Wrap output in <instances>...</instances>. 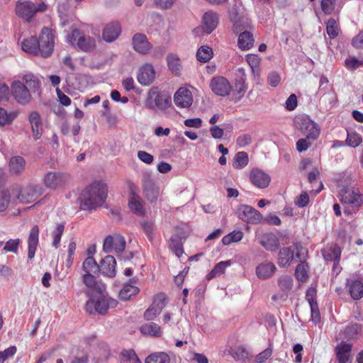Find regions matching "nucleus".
Instances as JSON below:
<instances>
[{
    "label": "nucleus",
    "instance_id": "nucleus-53",
    "mask_svg": "<svg viewBox=\"0 0 363 363\" xmlns=\"http://www.w3.org/2000/svg\"><path fill=\"white\" fill-rule=\"evenodd\" d=\"M293 278L290 275H282L279 278L278 285L284 293H288L293 286Z\"/></svg>",
    "mask_w": 363,
    "mask_h": 363
},
{
    "label": "nucleus",
    "instance_id": "nucleus-22",
    "mask_svg": "<svg viewBox=\"0 0 363 363\" xmlns=\"http://www.w3.org/2000/svg\"><path fill=\"white\" fill-rule=\"evenodd\" d=\"M116 261L111 255L106 256L101 262L99 271L106 277L112 278L116 276Z\"/></svg>",
    "mask_w": 363,
    "mask_h": 363
},
{
    "label": "nucleus",
    "instance_id": "nucleus-57",
    "mask_svg": "<svg viewBox=\"0 0 363 363\" xmlns=\"http://www.w3.org/2000/svg\"><path fill=\"white\" fill-rule=\"evenodd\" d=\"M247 89V86L245 84V78L244 77H240L235 79V89H233L234 93H237L240 96L237 99L240 100V98L245 94Z\"/></svg>",
    "mask_w": 363,
    "mask_h": 363
},
{
    "label": "nucleus",
    "instance_id": "nucleus-7",
    "mask_svg": "<svg viewBox=\"0 0 363 363\" xmlns=\"http://www.w3.org/2000/svg\"><path fill=\"white\" fill-rule=\"evenodd\" d=\"M45 9L46 4L43 1L35 4L30 1H24L16 4V13L26 22H30L38 11H43Z\"/></svg>",
    "mask_w": 363,
    "mask_h": 363
},
{
    "label": "nucleus",
    "instance_id": "nucleus-34",
    "mask_svg": "<svg viewBox=\"0 0 363 363\" xmlns=\"http://www.w3.org/2000/svg\"><path fill=\"white\" fill-rule=\"evenodd\" d=\"M347 287L354 300H359L363 296V284L359 280H348Z\"/></svg>",
    "mask_w": 363,
    "mask_h": 363
},
{
    "label": "nucleus",
    "instance_id": "nucleus-47",
    "mask_svg": "<svg viewBox=\"0 0 363 363\" xmlns=\"http://www.w3.org/2000/svg\"><path fill=\"white\" fill-rule=\"evenodd\" d=\"M167 65L169 69L176 75L179 74L182 66L181 61L177 55L169 54L167 57Z\"/></svg>",
    "mask_w": 363,
    "mask_h": 363
},
{
    "label": "nucleus",
    "instance_id": "nucleus-46",
    "mask_svg": "<svg viewBox=\"0 0 363 363\" xmlns=\"http://www.w3.org/2000/svg\"><path fill=\"white\" fill-rule=\"evenodd\" d=\"M84 274H97L99 272V265L92 257H88L82 264Z\"/></svg>",
    "mask_w": 363,
    "mask_h": 363
},
{
    "label": "nucleus",
    "instance_id": "nucleus-32",
    "mask_svg": "<svg viewBox=\"0 0 363 363\" xmlns=\"http://www.w3.org/2000/svg\"><path fill=\"white\" fill-rule=\"evenodd\" d=\"M143 203L141 197L132 191L128 201V206L131 211L138 216L144 215L145 211Z\"/></svg>",
    "mask_w": 363,
    "mask_h": 363
},
{
    "label": "nucleus",
    "instance_id": "nucleus-64",
    "mask_svg": "<svg viewBox=\"0 0 363 363\" xmlns=\"http://www.w3.org/2000/svg\"><path fill=\"white\" fill-rule=\"evenodd\" d=\"M310 199L308 194L304 191L302 192L294 201L296 206L299 208L306 206L309 203Z\"/></svg>",
    "mask_w": 363,
    "mask_h": 363
},
{
    "label": "nucleus",
    "instance_id": "nucleus-12",
    "mask_svg": "<svg viewBox=\"0 0 363 363\" xmlns=\"http://www.w3.org/2000/svg\"><path fill=\"white\" fill-rule=\"evenodd\" d=\"M237 214L240 219L250 224L259 223L263 218L262 215L257 210L248 205H240L238 208Z\"/></svg>",
    "mask_w": 363,
    "mask_h": 363
},
{
    "label": "nucleus",
    "instance_id": "nucleus-55",
    "mask_svg": "<svg viewBox=\"0 0 363 363\" xmlns=\"http://www.w3.org/2000/svg\"><path fill=\"white\" fill-rule=\"evenodd\" d=\"M121 361V363H141L133 350H123Z\"/></svg>",
    "mask_w": 363,
    "mask_h": 363
},
{
    "label": "nucleus",
    "instance_id": "nucleus-9",
    "mask_svg": "<svg viewBox=\"0 0 363 363\" xmlns=\"http://www.w3.org/2000/svg\"><path fill=\"white\" fill-rule=\"evenodd\" d=\"M229 18L233 23V30L236 33H242L251 26V21L241 6H233L230 11Z\"/></svg>",
    "mask_w": 363,
    "mask_h": 363
},
{
    "label": "nucleus",
    "instance_id": "nucleus-43",
    "mask_svg": "<svg viewBox=\"0 0 363 363\" xmlns=\"http://www.w3.org/2000/svg\"><path fill=\"white\" fill-rule=\"evenodd\" d=\"M232 264L230 260L221 261L216 264L213 269L207 275L208 279H211L217 276L223 274L226 268Z\"/></svg>",
    "mask_w": 363,
    "mask_h": 363
},
{
    "label": "nucleus",
    "instance_id": "nucleus-5",
    "mask_svg": "<svg viewBox=\"0 0 363 363\" xmlns=\"http://www.w3.org/2000/svg\"><path fill=\"white\" fill-rule=\"evenodd\" d=\"M67 43L83 52H90L96 47L94 38L82 33L79 29L74 28L67 35Z\"/></svg>",
    "mask_w": 363,
    "mask_h": 363
},
{
    "label": "nucleus",
    "instance_id": "nucleus-48",
    "mask_svg": "<svg viewBox=\"0 0 363 363\" xmlns=\"http://www.w3.org/2000/svg\"><path fill=\"white\" fill-rule=\"evenodd\" d=\"M95 274H83V282L84 284L89 288L91 289H96L99 291V292L104 291V285H98L96 278L94 277Z\"/></svg>",
    "mask_w": 363,
    "mask_h": 363
},
{
    "label": "nucleus",
    "instance_id": "nucleus-13",
    "mask_svg": "<svg viewBox=\"0 0 363 363\" xmlns=\"http://www.w3.org/2000/svg\"><path fill=\"white\" fill-rule=\"evenodd\" d=\"M125 240L123 236L116 234L114 235H108L104 242V250L107 252L121 253L125 248Z\"/></svg>",
    "mask_w": 363,
    "mask_h": 363
},
{
    "label": "nucleus",
    "instance_id": "nucleus-28",
    "mask_svg": "<svg viewBox=\"0 0 363 363\" xmlns=\"http://www.w3.org/2000/svg\"><path fill=\"white\" fill-rule=\"evenodd\" d=\"M218 23V16L217 13L209 11L204 13L202 18V28L208 34L216 29Z\"/></svg>",
    "mask_w": 363,
    "mask_h": 363
},
{
    "label": "nucleus",
    "instance_id": "nucleus-21",
    "mask_svg": "<svg viewBox=\"0 0 363 363\" xmlns=\"http://www.w3.org/2000/svg\"><path fill=\"white\" fill-rule=\"evenodd\" d=\"M250 179L251 182L259 189L267 187L271 181L269 175L259 169H253L251 171Z\"/></svg>",
    "mask_w": 363,
    "mask_h": 363
},
{
    "label": "nucleus",
    "instance_id": "nucleus-31",
    "mask_svg": "<svg viewBox=\"0 0 363 363\" xmlns=\"http://www.w3.org/2000/svg\"><path fill=\"white\" fill-rule=\"evenodd\" d=\"M26 160L21 156L11 157L9 162V170L11 175L21 174L26 168Z\"/></svg>",
    "mask_w": 363,
    "mask_h": 363
},
{
    "label": "nucleus",
    "instance_id": "nucleus-14",
    "mask_svg": "<svg viewBox=\"0 0 363 363\" xmlns=\"http://www.w3.org/2000/svg\"><path fill=\"white\" fill-rule=\"evenodd\" d=\"M340 201L344 204L358 208L363 203V195L358 190L343 189L340 191Z\"/></svg>",
    "mask_w": 363,
    "mask_h": 363
},
{
    "label": "nucleus",
    "instance_id": "nucleus-39",
    "mask_svg": "<svg viewBox=\"0 0 363 363\" xmlns=\"http://www.w3.org/2000/svg\"><path fill=\"white\" fill-rule=\"evenodd\" d=\"M169 246L177 257L179 258L183 255V244L182 242V238L179 235L174 234L171 237L169 242Z\"/></svg>",
    "mask_w": 363,
    "mask_h": 363
},
{
    "label": "nucleus",
    "instance_id": "nucleus-3",
    "mask_svg": "<svg viewBox=\"0 0 363 363\" xmlns=\"http://www.w3.org/2000/svg\"><path fill=\"white\" fill-rule=\"evenodd\" d=\"M43 194V187L40 185L28 184L24 186H16L12 189L13 199L22 203L35 201Z\"/></svg>",
    "mask_w": 363,
    "mask_h": 363
},
{
    "label": "nucleus",
    "instance_id": "nucleus-19",
    "mask_svg": "<svg viewBox=\"0 0 363 363\" xmlns=\"http://www.w3.org/2000/svg\"><path fill=\"white\" fill-rule=\"evenodd\" d=\"M138 81L143 86H148L152 84L155 78V71L150 64H145L142 66L138 73Z\"/></svg>",
    "mask_w": 363,
    "mask_h": 363
},
{
    "label": "nucleus",
    "instance_id": "nucleus-2",
    "mask_svg": "<svg viewBox=\"0 0 363 363\" xmlns=\"http://www.w3.org/2000/svg\"><path fill=\"white\" fill-rule=\"evenodd\" d=\"M40 84L37 76L32 73L23 75L22 81L15 80L11 86V95L21 105H26L31 101V94L40 89Z\"/></svg>",
    "mask_w": 363,
    "mask_h": 363
},
{
    "label": "nucleus",
    "instance_id": "nucleus-16",
    "mask_svg": "<svg viewBox=\"0 0 363 363\" xmlns=\"http://www.w3.org/2000/svg\"><path fill=\"white\" fill-rule=\"evenodd\" d=\"M213 92L220 96H227L232 90L229 81L223 77H213L210 84Z\"/></svg>",
    "mask_w": 363,
    "mask_h": 363
},
{
    "label": "nucleus",
    "instance_id": "nucleus-1",
    "mask_svg": "<svg viewBox=\"0 0 363 363\" xmlns=\"http://www.w3.org/2000/svg\"><path fill=\"white\" fill-rule=\"evenodd\" d=\"M108 188L102 181H95L87 186L80 194V208L91 211L101 206L107 197Z\"/></svg>",
    "mask_w": 363,
    "mask_h": 363
},
{
    "label": "nucleus",
    "instance_id": "nucleus-27",
    "mask_svg": "<svg viewBox=\"0 0 363 363\" xmlns=\"http://www.w3.org/2000/svg\"><path fill=\"white\" fill-rule=\"evenodd\" d=\"M38 242L39 228L35 225L31 228L28 239V257L29 259L34 258Z\"/></svg>",
    "mask_w": 363,
    "mask_h": 363
},
{
    "label": "nucleus",
    "instance_id": "nucleus-54",
    "mask_svg": "<svg viewBox=\"0 0 363 363\" xmlns=\"http://www.w3.org/2000/svg\"><path fill=\"white\" fill-rule=\"evenodd\" d=\"M243 238V233L240 230L233 231L222 238L224 245H229L233 242L240 241Z\"/></svg>",
    "mask_w": 363,
    "mask_h": 363
},
{
    "label": "nucleus",
    "instance_id": "nucleus-63",
    "mask_svg": "<svg viewBox=\"0 0 363 363\" xmlns=\"http://www.w3.org/2000/svg\"><path fill=\"white\" fill-rule=\"evenodd\" d=\"M345 66L350 69H356L363 65V60L356 57H349L345 60Z\"/></svg>",
    "mask_w": 363,
    "mask_h": 363
},
{
    "label": "nucleus",
    "instance_id": "nucleus-36",
    "mask_svg": "<svg viewBox=\"0 0 363 363\" xmlns=\"http://www.w3.org/2000/svg\"><path fill=\"white\" fill-rule=\"evenodd\" d=\"M254 41L253 35L248 30H244L238 37V44L241 50H247L252 47Z\"/></svg>",
    "mask_w": 363,
    "mask_h": 363
},
{
    "label": "nucleus",
    "instance_id": "nucleus-11",
    "mask_svg": "<svg viewBox=\"0 0 363 363\" xmlns=\"http://www.w3.org/2000/svg\"><path fill=\"white\" fill-rule=\"evenodd\" d=\"M69 180L68 174L55 172H48L43 178L45 186L52 190L63 186L69 182Z\"/></svg>",
    "mask_w": 363,
    "mask_h": 363
},
{
    "label": "nucleus",
    "instance_id": "nucleus-49",
    "mask_svg": "<svg viewBox=\"0 0 363 363\" xmlns=\"http://www.w3.org/2000/svg\"><path fill=\"white\" fill-rule=\"evenodd\" d=\"M248 155L245 152H238L234 157L233 166L235 169H242L248 164Z\"/></svg>",
    "mask_w": 363,
    "mask_h": 363
},
{
    "label": "nucleus",
    "instance_id": "nucleus-18",
    "mask_svg": "<svg viewBox=\"0 0 363 363\" xmlns=\"http://www.w3.org/2000/svg\"><path fill=\"white\" fill-rule=\"evenodd\" d=\"M175 105L180 108H189L193 104V95L186 87H180L174 95Z\"/></svg>",
    "mask_w": 363,
    "mask_h": 363
},
{
    "label": "nucleus",
    "instance_id": "nucleus-25",
    "mask_svg": "<svg viewBox=\"0 0 363 363\" xmlns=\"http://www.w3.org/2000/svg\"><path fill=\"white\" fill-rule=\"evenodd\" d=\"M277 270L275 264L269 261H264L256 267V275L260 279H267L273 276Z\"/></svg>",
    "mask_w": 363,
    "mask_h": 363
},
{
    "label": "nucleus",
    "instance_id": "nucleus-40",
    "mask_svg": "<svg viewBox=\"0 0 363 363\" xmlns=\"http://www.w3.org/2000/svg\"><path fill=\"white\" fill-rule=\"evenodd\" d=\"M246 61L251 68L252 73L255 77H259L260 74V58L255 54L246 55Z\"/></svg>",
    "mask_w": 363,
    "mask_h": 363
},
{
    "label": "nucleus",
    "instance_id": "nucleus-29",
    "mask_svg": "<svg viewBox=\"0 0 363 363\" xmlns=\"http://www.w3.org/2000/svg\"><path fill=\"white\" fill-rule=\"evenodd\" d=\"M322 254L326 262L333 261L334 264L336 265L340 262L341 250L335 245H328L322 250Z\"/></svg>",
    "mask_w": 363,
    "mask_h": 363
},
{
    "label": "nucleus",
    "instance_id": "nucleus-50",
    "mask_svg": "<svg viewBox=\"0 0 363 363\" xmlns=\"http://www.w3.org/2000/svg\"><path fill=\"white\" fill-rule=\"evenodd\" d=\"M345 144L351 147H358L362 142V136L355 131H347Z\"/></svg>",
    "mask_w": 363,
    "mask_h": 363
},
{
    "label": "nucleus",
    "instance_id": "nucleus-37",
    "mask_svg": "<svg viewBox=\"0 0 363 363\" xmlns=\"http://www.w3.org/2000/svg\"><path fill=\"white\" fill-rule=\"evenodd\" d=\"M140 330L143 334L150 336L160 337L162 335L161 327L153 322L143 324L140 326Z\"/></svg>",
    "mask_w": 363,
    "mask_h": 363
},
{
    "label": "nucleus",
    "instance_id": "nucleus-8",
    "mask_svg": "<svg viewBox=\"0 0 363 363\" xmlns=\"http://www.w3.org/2000/svg\"><path fill=\"white\" fill-rule=\"evenodd\" d=\"M38 55L45 58L52 55L55 46V35L52 30L46 27L42 29L38 40Z\"/></svg>",
    "mask_w": 363,
    "mask_h": 363
},
{
    "label": "nucleus",
    "instance_id": "nucleus-20",
    "mask_svg": "<svg viewBox=\"0 0 363 363\" xmlns=\"http://www.w3.org/2000/svg\"><path fill=\"white\" fill-rule=\"evenodd\" d=\"M143 191L145 197L150 203L156 202L160 195L159 186L149 177L143 180Z\"/></svg>",
    "mask_w": 363,
    "mask_h": 363
},
{
    "label": "nucleus",
    "instance_id": "nucleus-58",
    "mask_svg": "<svg viewBox=\"0 0 363 363\" xmlns=\"http://www.w3.org/2000/svg\"><path fill=\"white\" fill-rule=\"evenodd\" d=\"M326 31L330 38H334L339 33V28L336 21L334 18H330L326 25Z\"/></svg>",
    "mask_w": 363,
    "mask_h": 363
},
{
    "label": "nucleus",
    "instance_id": "nucleus-45",
    "mask_svg": "<svg viewBox=\"0 0 363 363\" xmlns=\"http://www.w3.org/2000/svg\"><path fill=\"white\" fill-rule=\"evenodd\" d=\"M65 223H56L55 228L51 231V236L52 238V246L57 248L61 240L62 235L65 231Z\"/></svg>",
    "mask_w": 363,
    "mask_h": 363
},
{
    "label": "nucleus",
    "instance_id": "nucleus-44",
    "mask_svg": "<svg viewBox=\"0 0 363 363\" xmlns=\"http://www.w3.org/2000/svg\"><path fill=\"white\" fill-rule=\"evenodd\" d=\"M145 363H170V358L167 353L158 352L148 355Z\"/></svg>",
    "mask_w": 363,
    "mask_h": 363
},
{
    "label": "nucleus",
    "instance_id": "nucleus-15",
    "mask_svg": "<svg viewBox=\"0 0 363 363\" xmlns=\"http://www.w3.org/2000/svg\"><path fill=\"white\" fill-rule=\"evenodd\" d=\"M165 295L162 293L157 294L152 305L145 311L144 318L147 320L155 319L165 306Z\"/></svg>",
    "mask_w": 363,
    "mask_h": 363
},
{
    "label": "nucleus",
    "instance_id": "nucleus-4",
    "mask_svg": "<svg viewBox=\"0 0 363 363\" xmlns=\"http://www.w3.org/2000/svg\"><path fill=\"white\" fill-rule=\"evenodd\" d=\"M295 128L307 137L308 139L315 140L320 135V129L318 125L305 114L296 116Z\"/></svg>",
    "mask_w": 363,
    "mask_h": 363
},
{
    "label": "nucleus",
    "instance_id": "nucleus-59",
    "mask_svg": "<svg viewBox=\"0 0 363 363\" xmlns=\"http://www.w3.org/2000/svg\"><path fill=\"white\" fill-rule=\"evenodd\" d=\"M143 229L149 240L152 241L156 231V226L153 222L144 221L142 223Z\"/></svg>",
    "mask_w": 363,
    "mask_h": 363
},
{
    "label": "nucleus",
    "instance_id": "nucleus-33",
    "mask_svg": "<svg viewBox=\"0 0 363 363\" xmlns=\"http://www.w3.org/2000/svg\"><path fill=\"white\" fill-rule=\"evenodd\" d=\"M260 244L267 250L273 252L278 248L279 245V241L274 234L266 233L262 236Z\"/></svg>",
    "mask_w": 363,
    "mask_h": 363
},
{
    "label": "nucleus",
    "instance_id": "nucleus-26",
    "mask_svg": "<svg viewBox=\"0 0 363 363\" xmlns=\"http://www.w3.org/2000/svg\"><path fill=\"white\" fill-rule=\"evenodd\" d=\"M121 27L118 22H111L107 24L102 33L104 40L107 43H112L120 35Z\"/></svg>",
    "mask_w": 363,
    "mask_h": 363
},
{
    "label": "nucleus",
    "instance_id": "nucleus-51",
    "mask_svg": "<svg viewBox=\"0 0 363 363\" xmlns=\"http://www.w3.org/2000/svg\"><path fill=\"white\" fill-rule=\"evenodd\" d=\"M17 117L15 111L8 112L5 108H0V125L4 126L11 124Z\"/></svg>",
    "mask_w": 363,
    "mask_h": 363
},
{
    "label": "nucleus",
    "instance_id": "nucleus-24",
    "mask_svg": "<svg viewBox=\"0 0 363 363\" xmlns=\"http://www.w3.org/2000/svg\"><path fill=\"white\" fill-rule=\"evenodd\" d=\"M295 257L294 249L292 247H284L279 250L278 255V264L281 267H286L291 264ZM296 257L299 258V253Z\"/></svg>",
    "mask_w": 363,
    "mask_h": 363
},
{
    "label": "nucleus",
    "instance_id": "nucleus-38",
    "mask_svg": "<svg viewBox=\"0 0 363 363\" xmlns=\"http://www.w3.org/2000/svg\"><path fill=\"white\" fill-rule=\"evenodd\" d=\"M134 284L135 281L130 280L128 284L124 285L119 293V297L121 300H128L132 296L136 295L139 292V288L135 286Z\"/></svg>",
    "mask_w": 363,
    "mask_h": 363
},
{
    "label": "nucleus",
    "instance_id": "nucleus-6",
    "mask_svg": "<svg viewBox=\"0 0 363 363\" xmlns=\"http://www.w3.org/2000/svg\"><path fill=\"white\" fill-rule=\"evenodd\" d=\"M171 104V97L163 92L159 91L157 87H152L147 93L145 106L150 110L156 108L164 110Z\"/></svg>",
    "mask_w": 363,
    "mask_h": 363
},
{
    "label": "nucleus",
    "instance_id": "nucleus-35",
    "mask_svg": "<svg viewBox=\"0 0 363 363\" xmlns=\"http://www.w3.org/2000/svg\"><path fill=\"white\" fill-rule=\"evenodd\" d=\"M21 49L30 55H37L38 46V39L35 36H31L28 38L23 39L21 42Z\"/></svg>",
    "mask_w": 363,
    "mask_h": 363
},
{
    "label": "nucleus",
    "instance_id": "nucleus-23",
    "mask_svg": "<svg viewBox=\"0 0 363 363\" xmlns=\"http://www.w3.org/2000/svg\"><path fill=\"white\" fill-rule=\"evenodd\" d=\"M29 123L31 126L33 137L36 140L40 138L43 134V122L39 113L32 111L28 116Z\"/></svg>",
    "mask_w": 363,
    "mask_h": 363
},
{
    "label": "nucleus",
    "instance_id": "nucleus-52",
    "mask_svg": "<svg viewBox=\"0 0 363 363\" xmlns=\"http://www.w3.org/2000/svg\"><path fill=\"white\" fill-rule=\"evenodd\" d=\"M213 57V50L208 46H201L197 51L196 57L201 62L209 61Z\"/></svg>",
    "mask_w": 363,
    "mask_h": 363
},
{
    "label": "nucleus",
    "instance_id": "nucleus-62",
    "mask_svg": "<svg viewBox=\"0 0 363 363\" xmlns=\"http://www.w3.org/2000/svg\"><path fill=\"white\" fill-rule=\"evenodd\" d=\"M272 354V350L268 347L256 355L255 358V363H264Z\"/></svg>",
    "mask_w": 363,
    "mask_h": 363
},
{
    "label": "nucleus",
    "instance_id": "nucleus-60",
    "mask_svg": "<svg viewBox=\"0 0 363 363\" xmlns=\"http://www.w3.org/2000/svg\"><path fill=\"white\" fill-rule=\"evenodd\" d=\"M19 244V239H11L5 243L3 250L5 252L16 253L18 252Z\"/></svg>",
    "mask_w": 363,
    "mask_h": 363
},
{
    "label": "nucleus",
    "instance_id": "nucleus-41",
    "mask_svg": "<svg viewBox=\"0 0 363 363\" xmlns=\"http://www.w3.org/2000/svg\"><path fill=\"white\" fill-rule=\"evenodd\" d=\"M363 330V325L358 323L348 325L343 331L345 337L347 339H356Z\"/></svg>",
    "mask_w": 363,
    "mask_h": 363
},
{
    "label": "nucleus",
    "instance_id": "nucleus-61",
    "mask_svg": "<svg viewBox=\"0 0 363 363\" xmlns=\"http://www.w3.org/2000/svg\"><path fill=\"white\" fill-rule=\"evenodd\" d=\"M16 351L17 349L15 346H11L4 351H0V363H4L8 359L12 357Z\"/></svg>",
    "mask_w": 363,
    "mask_h": 363
},
{
    "label": "nucleus",
    "instance_id": "nucleus-17",
    "mask_svg": "<svg viewBox=\"0 0 363 363\" xmlns=\"http://www.w3.org/2000/svg\"><path fill=\"white\" fill-rule=\"evenodd\" d=\"M132 45L133 50L141 55H146L150 52L152 45L149 42L147 36L143 33H135L132 38Z\"/></svg>",
    "mask_w": 363,
    "mask_h": 363
},
{
    "label": "nucleus",
    "instance_id": "nucleus-56",
    "mask_svg": "<svg viewBox=\"0 0 363 363\" xmlns=\"http://www.w3.org/2000/svg\"><path fill=\"white\" fill-rule=\"evenodd\" d=\"M308 267L305 262H301L298 264L295 271V276L300 281H306L308 278Z\"/></svg>",
    "mask_w": 363,
    "mask_h": 363
},
{
    "label": "nucleus",
    "instance_id": "nucleus-42",
    "mask_svg": "<svg viewBox=\"0 0 363 363\" xmlns=\"http://www.w3.org/2000/svg\"><path fill=\"white\" fill-rule=\"evenodd\" d=\"M12 191L7 189H0V213L4 212L12 201Z\"/></svg>",
    "mask_w": 363,
    "mask_h": 363
},
{
    "label": "nucleus",
    "instance_id": "nucleus-30",
    "mask_svg": "<svg viewBox=\"0 0 363 363\" xmlns=\"http://www.w3.org/2000/svg\"><path fill=\"white\" fill-rule=\"evenodd\" d=\"M352 345L342 342L335 348L338 363H348L351 359Z\"/></svg>",
    "mask_w": 363,
    "mask_h": 363
},
{
    "label": "nucleus",
    "instance_id": "nucleus-10",
    "mask_svg": "<svg viewBox=\"0 0 363 363\" xmlns=\"http://www.w3.org/2000/svg\"><path fill=\"white\" fill-rule=\"evenodd\" d=\"M99 296L95 301L90 298L86 304V310L89 312L92 311V308L94 306L95 311L101 314H104L109 308L116 307L118 301L108 296L103 294V291L99 292Z\"/></svg>",
    "mask_w": 363,
    "mask_h": 363
}]
</instances>
